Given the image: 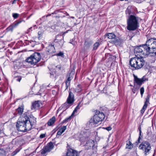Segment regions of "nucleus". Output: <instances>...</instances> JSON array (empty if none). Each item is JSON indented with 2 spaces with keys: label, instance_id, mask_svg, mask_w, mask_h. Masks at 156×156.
<instances>
[{
  "label": "nucleus",
  "instance_id": "obj_1",
  "mask_svg": "<svg viewBox=\"0 0 156 156\" xmlns=\"http://www.w3.org/2000/svg\"><path fill=\"white\" fill-rule=\"evenodd\" d=\"M143 58L136 56L131 58L129 63L133 70L139 69L143 66L145 64Z\"/></svg>",
  "mask_w": 156,
  "mask_h": 156
},
{
  "label": "nucleus",
  "instance_id": "obj_2",
  "mask_svg": "<svg viewBox=\"0 0 156 156\" xmlns=\"http://www.w3.org/2000/svg\"><path fill=\"white\" fill-rule=\"evenodd\" d=\"M139 17L133 15H130L127 20V29L129 31H134L139 27L138 22Z\"/></svg>",
  "mask_w": 156,
  "mask_h": 156
},
{
  "label": "nucleus",
  "instance_id": "obj_3",
  "mask_svg": "<svg viewBox=\"0 0 156 156\" xmlns=\"http://www.w3.org/2000/svg\"><path fill=\"white\" fill-rule=\"evenodd\" d=\"M148 49L146 43L142 45L136 47L134 50V53L136 56L139 55V57H145L149 53Z\"/></svg>",
  "mask_w": 156,
  "mask_h": 156
},
{
  "label": "nucleus",
  "instance_id": "obj_4",
  "mask_svg": "<svg viewBox=\"0 0 156 156\" xmlns=\"http://www.w3.org/2000/svg\"><path fill=\"white\" fill-rule=\"evenodd\" d=\"M146 45L148 49L149 53L151 56L156 55V38H151L147 40L146 42Z\"/></svg>",
  "mask_w": 156,
  "mask_h": 156
},
{
  "label": "nucleus",
  "instance_id": "obj_5",
  "mask_svg": "<svg viewBox=\"0 0 156 156\" xmlns=\"http://www.w3.org/2000/svg\"><path fill=\"white\" fill-rule=\"evenodd\" d=\"M27 122L25 121V118L23 117L21 121L17 122L16 127L18 131L21 132H27L30 130V126L27 124Z\"/></svg>",
  "mask_w": 156,
  "mask_h": 156
},
{
  "label": "nucleus",
  "instance_id": "obj_6",
  "mask_svg": "<svg viewBox=\"0 0 156 156\" xmlns=\"http://www.w3.org/2000/svg\"><path fill=\"white\" fill-rule=\"evenodd\" d=\"M74 101V94L71 91H70L66 101L60 106L59 109H62L63 111H65L73 104Z\"/></svg>",
  "mask_w": 156,
  "mask_h": 156
},
{
  "label": "nucleus",
  "instance_id": "obj_7",
  "mask_svg": "<svg viewBox=\"0 0 156 156\" xmlns=\"http://www.w3.org/2000/svg\"><path fill=\"white\" fill-rule=\"evenodd\" d=\"M105 117V116L103 113L96 110L95 112V115L90 120V123L94 124H97L99 122L102 121Z\"/></svg>",
  "mask_w": 156,
  "mask_h": 156
},
{
  "label": "nucleus",
  "instance_id": "obj_8",
  "mask_svg": "<svg viewBox=\"0 0 156 156\" xmlns=\"http://www.w3.org/2000/svg\"><path fill=\"white\" fill-rule=\"evenodd\" d=\"M41 58L40 54L39 53L35 52L28 58L26 61L31 64H35L40 61Z\"/></svg>",
  "mask_w": 156,
  "mask_h": 156
},
{
  "label": "nucleus",
  "instance_id": "obj_9",
  "mask_svg": "<svg viewBox=\"0 0 156 156\" xmlns=\"http://www.w3.org/2000/svg\"><path fill=\"white\" fill-rule=\"evenodd\" d=\"M139 148L140 149L144 151V152L146 155L147 153H148L151 150V145L147 141H143L140 144Z\"/></svg>",
  "mask_w": 156,
  "mask_h": 156
},
{
  "label": "nucleus",
  "instance_id": "obj_10",
  "mask_svg": "<svg viewBox=\"0 0 156 156\" xmlns=\"http://www.w3.org/2000/svg\"><path fill=\"white\" fill-rule=\"evenodd\" d=\"M25 119V121L27 122V124H29L30 126V130L32 127H34L36 123V118L32 115L30 116L29 117L27 115L25 114V115L24 116Z\"/></svg>",
  "mask_w": 156,
  "mask_h": 156
},
{
  "label": "nucleus",
  "instance_id": "obj_11",
  "mask_svg": "<svg viewBox=\"0 0 156 156\" xmlns=\"http://www.w3.org/2000/svg\"><path fill=\"white\" fill-rule=\"evenodd\" d=\"M133 76L134 82L139 87L140 86L145 82L148 80V79L144 76H143L141 78H138L135 75H133Z\"/></svg>",
  "mask_w": 156,
  "mask_h": 156
},
{
  "label": "nucleus",
  "instance_id": "obj_12",
  "mask_svg": "<svg viewBox=\"0 0 156 156\" xmlns=\"http://www.w3.org/2000/svg\"><path fill=\"white\" fill-rule=\"evenodd\" d=\"M42 106V104L40 101H35L32 103L31 106V109L33 110H35L39 109Z\"/></svg>",
  "mask_w": 156,
  "mask_h": 156
},
{
  "label": "nucleus",
  "instance_id": "obj_13",
  "mask_svg": "<svg viewBox=\"0 0 156 156\" xmlns=\"http://www.w3.org/2000/svg\"><path fill=\"white\" fill-rule=\"evenodd\" d=\"M150 96L149 95L147 96V97L146 98V100L144 102V105L143 106L142 108L140 111L141 113L142 114H143L145 112V111L147 108V105L150 104L149 100H150Z\"/></svg>",
  "mask_w": 156,
  "mask_h": 156
},
{
  "label": "nucleus",
  "instance_id": "obj_14",
  "mask_svg": "<svg viewBox=\"0 0 156 156\" xmlns=\"http://www.w3.org/2000/svg\"><path fill=\"white\" fill-rule=\"evenodd\" d=\"M66 156H79L77 151L72 149H68L66 153Z\"/></svg>",
  "mask_w": 156,
  "mask_h": 156
},
{
  "label": "nucleus",
  "instance_id": "obj_15",
  "mask_svg": "<svg viewBox=\"0 0 156 156\" xmlns=\"http://www.w3.org/2000/svg\"><path fill=\"white\" fill-rule=\"evenodd\" d=\"M85 148L87 149H89V148L94 146V142L92 140H90L88 141L85 145Z\"/></svg>",
  "mask_w": 156,
  "mask_h": 156
},
{
  "label": "nucleus",
  "instance_id": "obj_16",
  "mask_svg": "<svg viewBox=\"0 0 156 156\" xmlns=\"http://www.w3.org/2000/svg\"><path fill=\"white\" fill-rule=\"evenodd\" d=\"M97 147L96 146L92 147V148L90 149L89 151V154L92 156H97Z\"/></svg>",
  "mask_w": 156,
  "mask_h": 156
},
{
  "label": "nucleus",
  "instance_id": "obj_17",
  "mask_svg": "<svg viewBox=\"0 0 156 156\" xmlns=\"http://www.w3.org/2000/svg\"><path fill=\"white\" fill-rule=\"evenodd\" d=\"M112 42L115 44L116 45L120 46L121 44L122 41V39L116 37L114 40H112Z\"/></svg>",
  "mask_w": 156,
  "mask_h": 156
},
{
  "label": "nucleus",
  "instance_id": "obj_18",
  "mask_svg": "<svg viewBox=\"0 0 156 156\" xmlns=\"http://www.w3.org/2000/svg\"><path fill=\"white\" fill-rule=\"evenodd\" d=\"M48 51L50 54H52L55 51V49L53 45L49 44L47 48Z\"/></svg>",
  "mask_w": 156,
  "mask_h": 156
},
{
  "label": "nucleus",
  "instance_id": "obj_19",
  "mask_svg": "<svg viewBox=\"0 0 156 156\" xmlns=\"http://www.w3.org/2000/svg\"><path fill=\"white\" fill-rule=\"evenodd\" d=\"M45 147L48 151L50 152L53 148L54 145L52 142H50L49 143H48L47 146H45Z\"/></svg>",
  "mask_w": 156,
  "mask_h": 156
},
{
  "label": "nucleus",
  "instance_id": "obj_20",
  "mask_svg": "<svg viewBox=\"0 0 156 156\" xmlns=\"http://www.w3.org/2000/svg\"><path fill=\"white\" fill-rule=\"evenodd\" d=\"M22 21L21 20L16 22V23L13 24L12 26L9 27L8 28V30H12L13 28L17 26Z\"/></svg>",
  "mask_w": 156,
  "mask_h": 156
},
{
  "label": "nucleus",
  "instance_id": "obj_21",
  "mask_svg": "<svg viewBox=\"0 0 156 156\" xmlns=\"http://www.w3.org/2000/svg\"><path fill=\"white\" fill-rule=\"evenodd\" d=\"M108 38L111 39H113L115 38L116 36L113 33H108L105 35Z\"/></svg>",
  "mask_w": 156,
  "mask_h": 156
},
{
  "label": "nucleus",
  "instance_id": "obj_22",
  "mask_svg": "<svg viewBox=\"0 0 156 156\" xmlns=\"http://www.w3.org/2000/svg\"><path fill=\"white\" fill-rule=\"evenodd\" d=\"M55 121V116H53L47 122V124L49 126H51L54 124Z\"/></svg>",
  "mask_w": 156,
  "mask_h": 156
},
{
  "label": "nucleus",
  "instance_id": "obj_23",
  "mask_svg": "<svg viewBox=\"0 0 156 156\" xmlns=\"http://www.w3.org/2000/svg\"><path fill=\"white\" fill-rule=\"evenodd\" d=\"M73 77L72 76H69L67 78V79L66 82V89H67L69 87L70 83V81L71 80L73 79Z\"/></svg>",
  "mask_w": 156,
  "mask_h": 156
},
{
  "label": "nucleus",
  "instance_id": "obj_24",
  "mask_svg": "<svg viewBox=\"0 0 156 156\" xmlns=\"http://www.w3.org/2000/svg\"><path fill=\"white\" fill-rule=\"evenodd\" d=\"M54 42L58 44L60 47H61L63 45V40L62 39H61L59 40L56 38L54 41Z\"/></svg>",
  "mask_w": 156,
  "mask_h": 156
},
{
  "label": "nucleus",
  "instance_id": "obj_25",
  "mask_svg": "<svg viewBox=\"0 0 156 156\" xmlns=\"http://www.w3.org/2000/svg\"><path fill=\"white\" fill-rule=\"evenodd\" d=\"M127 142L126 148L130 149H132L133 147V144H132L130 141H128Z\"/></svg>",
  "mask_w": 156,
  "mask_h": 156
},
{
  "label": "nucleus",
  "instance_id": "obj_26",
  "mask_svg": "<svg viewBox=\"0 0 156 156\" xmlns=\"http://www.w3.org/2000/svg\"><path fill=\"white\" fill-rule=\"evenodd\" d=\"M23 107H19L17 109L16 111L18 113L21 115L23 112Z\"/></svg>",
  "mask_w": 156,
  "mask_h": 156
},
{
  "label": "nucleus",
  "instance_id": "obj_27",
  "mask_svg": "<svg viewBox=\"0 0 156 156\" xmlns=\"http://www.w3.org/2000/svg\"><path fill=\"white\" fill-rule=\"evenodd\" d=\"M80 102H79L78 105H77V106L76 107V108L74 109V110L73 111L72 115H73L74 113L77 111V110L79 109L80 107H81V106H80Z\"/></svg>",
  "mask_w": 156,
  "mask_h": 156
},
{
  "label": "nucleus",
  "instance_id": "obj_28",
  "mask_svg": "<svg viewBox=\"0 0 156 156\" xmlns=\"http://www.w3.org/2000/svg\"><path fill=\"white\" fill-rule=\"evenodd\" d=\"M79 137H80V139H79L80 140L81 143L85 142L86 141L87 139V138L86 137L84 136H80Z\"/></svg>",
  "mask_w": 156,
  "mask_h": 156
},
{
  "label": "nucleus",
  "instance_id": "obj_29",
  "mask_svg": "<svg viewBox=\"0 0 156 156\" xmlns=\"http://www.w3.org/2000/svg\"><path fill=\"white\" fill-rule=\"evenodd\" d=\"M100 44L99 42H96L93 46V49L94 50H96L97 48L98 47V46H99Z\"/></svg>",
  "mask_w": 156,
  "mask_h": 156
},
{
  "label": "nucleus",
  "instance_id": "obj_30",
  "mask_svg": "<svg viewBox=\"0 0 156 156\" xmlns=\"http://www.w3.org/2000/svg\"><path fill=\"white\" fill-rule=\"evenodd\" d=\"M48 152V150L44 147L43 148L42 150L41 151V154L43 156L44 154H45L46 152Z\"/></svg>",
  "mask_w": 156,
  "mask_h": 156
},
{
  "label": "nucleus",
  "instance_id": "obj_31",
  "mask_svg": "<svg viewBox=\"0 0 156 156\" xmlns=\"http://www.w3.org/2000/svg\"><path fill=\"white\" fill-rule=\"evenodd\" d=\"M20 151V149L19 148L16 149L11 154V156H14L16 154Z\"/></svg>",
  "mask_w": 156,
  "mask_h": 156
},
{
  "label": "nucleus",
  "instance_id": "obj_32",
  "mask_svg": "<svg viewBox=\"0 0 156 156\" xmlns=\"http://www.w3.org/2000/svg\"><path fill=\"white\" fill-rule=\"evenodd\" d=\"M81 86L80 85H78L77 87L75 89V91L77 92H79L81 91Z\"/></svg>",
  "mask_w": 156,
  "mask_h": 156
},
{
  "label": "nucleus",
  "instance_id": "obj_33",
  "mask_svg": "<svg viewBox=\"0 0 156 156\" xmlns=\"http://www.w3.org/2000/svg\"><path fill=\"white\" fill-rule=\"evenodd\" d=\"M66 129V126H63L61 127L59 129L62 133H63Z\"/></svg>",
  "mask_w": 156,
  "mask_h": 156
},
{
  "label": "nucleus",
  "instance_id": "obj_34",
  "mask_svg": "<svg viewBox=\"0 0 156 156\" xmlns=\"http://www.w3.org/2000/svg\"><path fill=\"white\" fill-rule=\"evenodd\" d=\"M56 55L57 56H61L62 57V58L64 57V53L60 51Z\"/></svg>",
  "mask_w": 156,
  "mask_h": 156
},
{
  "label": "nucleus",
  "instance_id": "obj_35",
  "mask_svg": "<svg viewBox=\"0 0 156 156\" xmlns=\"http://www.w3.org/2000/svg\"><path fill=\"white\" fill-rule=\"evenodd\" d=\"M144 92V87H142L140 89V93L141 95V98L142 97L143 94Z\"/></svg>",
  "mask_w": 156,
  "mask_h": 156
},
{
  "label": "nucleus",
  "instance_id": "obj_36",
  "mask_svg": "<svg viewBox=\"0 0 156 156\" xmlns=\"http://www.w3.org/2000/svg\"><path fill=\"white\" fill-rule=\"evenodd\" d=\"M71 118V116H70L69 117H68L66 119H65L64 120H63L62 122L63 123H65L66 122H68L69 120H70Z\"/></svg>",
  "mask_w": 156,
  "mask_h": 156
},
{
  "label": "nucleus",
  "instance_id": "obj_37",
  "mask_svg": "<svg viewBox=\"0 0 156 156\" xmlns=\"http://www.w3.org/2000/svg\"><path fill=\"white\" fill-rule=\"evenodd\" d=\"M19 16V14L16 13H14L12 14V16L14 19H16Z\"/></svg>",
  "mask_w": 156,
  "mask_h": 156
},
{
  "label": "nucleus",
  "instance_id": "obj_38",
  "mask_svg": "<svg viewBox=\"0 0 156 156\" xmlns=\"http://www.w3.org/2000/svg\"><path fill=\"white\" fill-rule=\"evenodd\" d=\"M4 152L3 149H0V156H4Z\"/></svg>",
  "mask_w": 156,
  "mask_h": 156
},
{
  "label": "nucleus",
  "instance_id": "obj_39",
  "mask_svg": "<svg viewBox=\"0 0 156 156\" xmlns=\"http://www.w3.org/2000/svg\"><path fill=\"white\" fill-rule=\"evenodd\" d=\"M45 134H42L40 135V137L41 138H43L45 137Z\"/></svg>",
  "mask_w": 156,
  "mask_h": 156
},
{
  "label": "nucleus",
  "instance_id": "obj_40",
  "mask_svg": "<svg viewBox=\"0 0 156 156\" xmlns=\"http://www.w3.org/2000/svg\"><path fill=\"white\" fill-rule=\"evenodd\" d=\"M62 132H61L60 130H59L58 131L57 133V135H60L62 134Z\"/></svg>",
  "mask_w": 156,
  "mask_h": 156
},
{
  "label": "nucleus",
  "instance_id": "obj_41",
  "mask_svg": "<svg viewBox=\"0 0 156 156\" xmlns=\"http://www.w3.org/2000/svg\"><path fill=\"white\" fill-rule=\"evenodd\" d=\"M21 79H22V78H21V77L19 76L16 79V80L20 82V80H21Z\"/></svg>",
  "mask_w": 156,
  "mask_h": 156
},
{
  "label": "nucleus",
  "instance_id": "obj_42",
  "mask_svg": "<svg viewBox=\"0 0 156 156\" xmlns=\"http://www.w3.org/2000/svg\"><path fill=\"white\" fill-rule=\"evenodd\" d=\"M105 129H106V130H108V131H109V130H111L112 128L111 127L108 126V127H106L105 128Z\"/></svg>",
  "mask_w": 156,
  "mask_h": 156
},
{
  "label": "nucleus",
  "instance_id": "obj_43",
  "mask_svg": "<svg viewBox=\"0 0 156 156\" xmlns=\"http://www.w3.org/2000/svg\"><path fill=\"white\" fill-rule=\"evenodd\" d=\"M126 14L128 13L129 14H130V12L129 9H127L126 11Z\"/></svg>",
  "mask_w": 156,
  "mask_h": 156
},
{
  "label": "nucleus",
  "instance_id": "obj_44",
  "mask_svg": "<svg viewBox=\"0 0 156 156\" xmlns=\"http://www.w3.org/2000/svg\"><path fill=\"white\" fill-rule=\"evenodd\" d=\"M74 73H75L74 69H73L71 71L70 74H72V75H73L74 74Z\"/></svg>",
  "mask_w": 156,
  "mask_h": 156
},
{
  "label": "nucleus",
  "instance_id": "obj_45",
  "mask_svg": "<svg viewBox=\"0 0 156 156\" xmlns=\"http://www.w3.org/2000/svg\"><path fill=\"white\" fill-rule=\"evenodd\" d=\"M65 16H62L61 17H62V18H63V17H64ZM60 17L59 16H55V18L56 19H58Z\"/></svg>",
  "mask_w": 156,
  "mask_h": 156
},
{
  "label": "nucleus",
  "instance_id": "obj_46",
  "mask_svg": "<svg viewBox=\"0 0 156 156\" xmlns=\"http://www.w3.org/2000/svg\"><path fill=\"white\" fill-rule=\"evenodd\" d=\"M139 135H140V136L141 135V131L140 127L139 128Z\"/></svg>",
  "mask_w": 156,
  "mask_h": 156
},
{
  "label": "nucleus",
  "instance_id": "obj_47",
  "mask_svg": "<svg viewBox=\"0 0 156 156\" xmlns=\"http://www.w3.org/2000/svg\"><path fill=\"white\" fill-rule=\"evenodd\" d=\"M36 152V151H34L32 153H31L29 155V156H32L33 154L34 153H35Z\"/></svg>",
  "mask_w": 156,
  "mask_h": 156
},
{
  "label": "nucleus",
  "instance_id": "obj_48",
  "mask_svg": "<svg viewBox=\"0 0 156 156\" xmlns=\"http://www.w3.org/2000/svg\"><path fill=\"white\" fill-rule=\"evenodd\" d=\"M19 0H14L12 2V4H14L16 3V2L17 1H19Z\"/></svg>",
  "mask_w": 156,
  "mask_h": 156
},
{
  "label": "nucleus",
  "instance_id": "obj_49",
  "mask_svg": "<svg viewBox=\"0 0 156 156\" xmlns=\"http://www.w3.org/2000/svg\"><path fill=\"white\" fill-rule=\"evenodd\" d=\"M58 10H56V11H55L53 13H52V14H57L58 12Z\"/></svg>",
  "mask_w": 156,
  "mask_h": 156
},
{
  "label": "nucleus",
  "instance_id": "obj_50",
  "mask_svg": "<svg viewBox=\"0 0 156 156\" xmlns=\"http://www.w3.org/2000/svg\"><path fill=\"white\" fill-rule=\"evenodd\" d=\"M41 31H39L38 32V34L39 35H41Z\"/></svg>",
  "mask_w": 156,
  "mask_h": 156
},
{
  "label": "nucleus",
  "instance_id": "obj_51",
  "mask_svg": "<svg viewBox=\"0 0 156 156\" xmlns=\"http://www.w3.org/2000/svg\"><path fill=\"white\" fill-rule=\"evenodd\" d=\"M140 136L138 138V143L140 142Z\"/></svg>",
  "mask_w": 156,
  "mask_h": 156
},
{
  "label": "nucleus",
  "instance_id": "obj_52",
  "mask_svg": "<svg viewBox=\"0 0 156 156\" xmlns=\"http://www.w3.org/2000/svg\"><path fill=\"white\" fill-rule=\"evenodd\" d=\"M31 28H32L31 27L27 31H28V32H29L30 31V30Z\"/></svg>",
  "mask_w": 156,
  "mask_h": 156
},
{
  "label": "nucleus",
  "instance_id": "obj_53",
  "mask_svg": "<svg viewBox=\"0 0 156 156\" xmlns=\"http://www.w3.org/2000/svg\"><path fill=\"white\" fill-rule=\"evenodd\" d=\"M58 66V68L59 69H60V68H61V66Z\"/></svg>",
  "mask_w": 156,
  "mask_h": 156
},
{
  "label": "nucleus",
  "instance_id": "obj_54",
  "mask_svg": "<svg viewBox=\"0 0 156 156\" xmlns=\"http://www.w3.org/2000/svg\"><path fill=\"white\" fill-rule=\"evenodd\" d=\"M50 15H51V14H49V15H48L47 16V17L48 16H50Z\"/></svg>",
  "mask_w": 156,
  "mask_h": 156
},
{
  "label": "nucleus",
  "instance_id": "obj_55",
  "mask_svg": "<svg viewBox=\"0 0 156 156\" xmlns=\"http://www.w3.org/2000/svg\"><path fill=\"white\" fill-rule=\"evenodd\" d=\"M71 17V18H73V19H74V17H73V16H72V17Z\"/></svg>",
  "mask_w": 156,
  "mask_h": 156
},
{
  "label": "nucleus",
  "instance_id": "obj_56",
  "mask_svg": "<svg viewBox=\"0 0 156 156\" xmlns=\"http://www.w3.org/2000/svg\"><path fill=\"white\" fill-rule=\"evenodd\" d=\"M58 36V35H57L56 37V38H57V36Z\"/></svg>",
  "mask_w": 156,
  "mask_h": 156
},
{
  "label": "nucleus",
  "instance_id": "obj_57",
  "mask_svg": "<svg viewBox=\"0 0 156 156\" xmlns=\"http://www.w3.org/2000/svg\"><path fill=\"white\" fill-rule=\"evenodd\" d=\"M86 43H88V42H85V44H86Z\"/></svg>",
  "mask_w": 156,
  "mask_h": 156
},
{
  "label": "nucleus",
  "instance_id": "obj_58",
  "mask_svg": "<svg viewBox=\"0 0 156 156\" xmlns=\"http://www.w3.org/2000/svg\"><path fill=\"white\" fill-rule=\"evenodd\" d=\"M27 150H26V152H27Z\"/></svg>",
  "mask_w": 156,
  "mask_h": 156
}]
</instances>
